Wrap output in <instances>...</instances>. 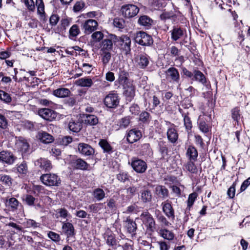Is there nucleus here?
Returning a JSON list of instances; mask_svg holds the SVG:
<instances>
[{
  "label": "nucleus",
  "instance_id": "2",
  "mask_svg": "<svg viewBox=\"0 0 250 250\" xmlns=\"http://www.w3.org/2000/svg\"><path fill=\"white\" fill-rule=\"evenodd\" d=\"M40 179L42 183L47 186H58L61 181L60 178L54 173L42 174Z\"/></svg>",
  "mask_w": 250,
  "mask_h": 250
},
{
  "label": "nucleus",
  "instance_id": "55",
  "mask_svg": "<svg viewBox=\"0 0 250 250\" xmlns=\"http://www.w3.org/2000/svg\"><path fill=\"white\" fill-rule=\"evenodd\" d=\"M48 237L55 242H59L61 240V237L59 234L50 231L47 233Z\"/></svg>",
  "mask_w": 250,
  "mask_h": 250
},
{
  "label": "nucleus",
  "instance_id": "11",
  "mask_svg": "<svg viewBox=\"0 0 250 250\" xmlns=\"http://www.w3.org/2000/svg\"><path fill=\"white\" fill-rule=\"evenodd\" d=\"M131 166L136 172L140 173L145 172L147 168L146 163L144 161L138 159L132 160Z\"/></svg>",
  "mask_w": 250,
  "mask_h": 250
},
{
  "label": "nucleus",
  "instance_id": "29",
  "mask_svg": "<svg viewBox=\"0 0 250 250\" xmlns=\"http://www.w3.org/2000/svg\"><path fill=\"white\" fill-rule=\"evenodd\" d=\"M140 198L143 203L150 202L152 199V193L148 189H145L140 191Z\"/></svg>",
  "mask_w": 250,
  "mask_h": 250
},
{
  "label": "nucleus",
  "instance_id": "7",
  "mask_svg": "<svg viewBox=\"0 0 250 250\" xmlns=\"http://www.w3.org/2000/svg\"><path fill=\"white\" fill-rule=\"evenodd\" d=\"M118 43L120 49L126 54L130 52L131 40L129 37L126 35L121 36L118 41Z\"/></svg>",
  "mask_w": 250,
  "mask_h": 250
},
{
  "label": "nucleus",
  "instance_id": "38",
  "mask_svg": "<svg viewBox=\"0 0 250 250\" xmlns=\"http://www.w3.org/2000/svg\"><path fill=\"white\" fill-rule=\"evenodd\" d=\"M159 151L161 155V159L167 160L169 157V151L167 146L164 144H159Z\"/></svg>",
  "mask_w": 250,
  "mask_h": 250
},
{
  "label": "nucleus",
  "instance_id": "59",
  "mask_svg": "<svg viewBox=\"0 0 250 250\" xmlns=\"http://www.w3.org/2000/svg\"><path fill=\"white\" fill-rule=\"evenodd\" d=\"M130 124V119L126 117L122 118L120 121V126L121 128H125L127 127Z\"/></svg>",
  "mask_w": 250,
  "mask_h": 250
},
{
  "label": "nucleus",
  "instance_id": "21",
  "mask_svg": "<svg viewBox=\"0 0 250 250\" xmlns=\"http://www.w3.org/2000/svg\"><path fill=\"white\" fill-rule=\"evenodd\" d=\"M162 209L165 215L169 219L175 217L174 211L171 204L167 201L162 203Z\"/></svg>",
  "mask_w": 250,
  "mask_h": 250
},
{
  "label": "nucleus",
  "instance_id": "26",
  "mask_svg": "<svg viewBox=\"0 0 250 250\" xmlns=\"http://www.w3.org/2000/svg\"><path fill=\"white\" fill-rule=\"evenodd\" d=\"M70 93V91L66 88H59L53 91V94L55 96L62 98L68 97Z\"/></svg>",
  "mask_w": 250,
  "mask_h": 250
},
{
  "label": "nucleus",
  "instance_id": "47",
  "mask_svg": "<svg viewBox=\"0 0 250 250\" xmlns=\"http://www.w3.org/2000/svg\"><path fill=\"white\" fill-rule=\"evenodd\" d=\"M99 144L104 152H110L112 151V147L107 140L102 139Z\"/></svg>",
  "mask_w": 250,
  "mask_h": 250
},
{
  "label": "nucleus",
  "instance_id": "54",
  "mask_svg": "<svg viewBox=\"0 0 250 250\" xmlns=\"http://www.w3.org/2000/svg\"><path fill=\"white\" fill-rule=\"evenodd\" d=\"M197 197V194L195 192H193L189 194L187 202V205L188 207L189 208V209L193 205Z\"/></svg>",
  "mask_w": 250,
  "mask_h": 250
},
{
  "label": "nucleus",
  "instance_id": "39",
  "mask_svg": "<svg viewBox=\"0 0 250 250\" xmlns=\"http://www.w3.org/2000/svg\"><path fill=\"white\" fill-rule=\"evenodd\" d=\"M125 227L126 228L127 231L130 233H134L137 229L135 222L128 218L125 221Z\"/></svg>",
  "mask_w": 250,
  "mask_h": 250
},
{
  "label": "nucleus",
  "instance_id": "45",
  "mask_svg": "<svg viewBox=\"0 0 250 250\" xmlns=\"http://www.w3.org/2000/svg\"><path fill=\"white\" fill-rule=\"evenodd\" d=\"M0 182L5 186L10 187L12 184L13 179L9 175L0 174Z\"/></svg>",
  "mask_w": 250,
  "mask_h": 250
},
{
  "label": "nucleus",
  "instance_id": "36",
  "mask_svg": "<svg viewBox=\"0 0 250 250\" xmlns=\"http://www.w3.org/2000/svg\"><path fill=\"white\" fill-rule=\"evenodd\" d=\"M193 76L194 80L198 81L204 85H206L207 82L206 79L202 72L198 70H194L193 71Z\"/></svg>",
  "mask_w": 250,
  "mask_h": 250
},
{
  "label": "nucleus",
  "instance_id": "14",
  "mask_svg": "<svg viewBox=\"0 0 250 250\" xmlns=\"http://www.w3.org/2000/svg\"><path fill=\"white\" fill-rule=\"evenodd\" d=\"M142 132L140 130L136 129L130 130L127 135L126 139L128 143L132 144L137 142L142 137Z\"/></svg>",
  "mask_w": 250,
  "mask_h": 250
},
{
  "label": "nucleus",
  "instance_id": "25",
  "mask_svg": "<svg viewBox=\"0 0 250 250\" xmlns=\"http://www.w3.org/2000/svg\"><path fill=\"white\" fill-rule=\"evenodd\" d=\"M35 164L37 166H39L41 168L44 170H49L51 168V164L50 162L45 158H40L37 160Z\"/></svg>",
  "mask_w": 250,
  "mask_h": 250
},
{
  "label": "nucleus",
  "instance_id": "41",
  "mask_svg": "<svg viewBox=\"0 0 250 250\" xmlns=\"http://www.w3.org/2000/svg\"><path fill=\"white\" fill-rule=\"evenodd\" d=\"M240 111V110L238 107L233 108L231 111V118L233 121L237 123V125H239V120L242 117Z\"/></svg>",
  "mask_w": 250,
  "mask_h": 250
},
{
  "label": "nucleus",
  "instance_id": "58",
  "mask_svg": "<svg viewBox=\"0 0 250 250\" xmlns=\"http://www.w3.org/2000/svg\"><path fill=\"white\" fill-rule=\"evenodd\" d=\"M103 56L102 58L103 62L104 65L107 64L111 59V53L110 51L102 52Z\"/></svg>",
  "mask_w": 250,
  "mask_h": 250
},
{
  "label": "nucleus",
  "instance_id": "28",
  "mask_svg": "<svg viewBox=\"0 0 250 250\" xmlns=\"http://www.w3.org/2000/svg\"><path fill=\"white\" fill-rule=\"evenodd\" d=\"M32 190L34 194L37 196H42L43 195H49L51 192L45 189L41 185H33Z\"/></svg>",
  "mask_w": 250,
  "mask_h": 250
},
{
  "label": "nucleus",
  "instance_id": "30",
  "mask_svg": "<svg viewBox=\"0 0 250 250\" xmlns=\"http://www.w3.org/2000/svg\"><path fill=\"white\" fill-rule=\"evenodd\" d=\"M38 136L40 141L44 144H49L53 141L52 136L45 132H40Z\"/></svg>",
  "mask_w": 250,
  "mask_h": 250
},
{
  "label": "nucleus",
  "instance_id": "33",
  "mask_svg": "<svg viewBox=\"0 0 250 250\" xmlns=\"http://www.w3.org/2000/svg\"><path fill=\"white\" fill-rule=\"evenodd\" d=\"M76 83L77 85L82 87H90L93 84V81L91 79L88 78H82L78 79Z\"/></svg>",
  "mask_w": 250,
  "mask_h": 250
},
{
  "label": "nucleus",
  "instance_id": "46",
  "mask_svg": "<svg viewBox=\"0 0 250 250\" xmlns=\"http://www.w3.org/2000/svg\"><path fill=\"white\" fill-rule=\"evenodd\" d=\"M93 195L97 201H101L105 197L104 191L101 188H97L93 191Z\"/></svg>",
  "mask_w": 250,
  "mask_h": 250
},
{
  "label": "nucleus",
  "instance_id": "43",
  "mask_svg": "<svg viewBox=\"0 0 250 250\" xmlns=\"http://www.w3.org/2000/svg\"><path fill=\"white\" fill-rule=\"evenodd\" d=\"M119 83L123 86L126 83H129L127 78V73L124 70L120 69L119 72Z\"/></svg>",
  "mask_w": 250,
  "mask_h": 250
},
{
  "label": "nucleus",
  "instance_id": "4",
  "mask_svg": "<svg viewBox=\"0 0 250 250\" xmlns=\"http://www.w3.org/2000/svg\"><path fill=\"white\" fill-rule=\"evenodd\" d=\"M121 11L124 17L131 18L137 15L139 12V8L135 5L128 4L123 5Z\"/></svg>",
  "mask_w": 250,
  "mask_h": 250
},
{
  "label": "nucleus",
  "instance_id": "27",
  "mask_svg": "<svg viewBox=\"0 0 250 250\" xmlns=\"http://www.w3.org/2000/svg\"><path fill=\"white\" fill-rule=\"evenodd\" d=\"M104 238L108 246H114L116 245L117 243L115 235L111 231H107L104 234Z\"/></svg>",
  "mask_w": 250,
  "mask_h": 250
},
{
  "label": "nucleus",
  "instance_id": "35",
  "mask_svg": "<svg viewBox=\"0 0 250 250\" xmlns=\"http://www.w3.org/2000/svg\"><path fill=\"white\" fill-rule=\"evenodd\" d=\"M68 126L69 130L73 132H78L82 128V124L73 120L69 121Z\"/></svg>",
  "mask_w": 250,
  "mask_h": 250
},
{
  "label": "nucleus",
  "instance_id": "13",
  "mask_svg": "<svg viewBox=\"0 0 250 250\" xmlns=\"http://www.w3.org/2000/svg\"><path fill=\"white\" fill-rule=\"evenodd\" d=\"M62 229L63 233L66 235L67 241H68L69 238L74 237L75 235V230L72 224L69 222H63L62 223Z\"/></svg>",
  "mask_w": 250,
  "mask_h": 250
},
{
  "label": "nucleus",
  "instance_id": "40",
  "mask_svg": "<svg viewBox=\"0 0 250 250\" xmlns=\"http://www.w3.org/2000/svg\"><path fill=\"white\" fill-rule=\"evenodd\" d=\"M156 193L163 198L168 196V191L167 188L163 186H157L155 188Z\"/></svg>",
  "mask_w": 250,
  "mask_h": 250
},
{
  "label": "nucleus",
  "instance_id": "60",
  "mask_svg": "<svg viewBox=\"0 0 250 250\" xmlns=\"http://www.w3.org/2000/svg\"><path fill=\"white\" fill-rule=\"evenodd\" d=\"M113 25L117 28L122 29L124 28V20L123 19L115 18L113 21Z\"/></svg>",
  "mask_w": 250,
  "mask_h": 250
},
{
  "label": "nucleus",
  "instance_id": "9",
  "mask_svg": "<svg viewBox=\"0 0 250 250\" xmlns=\"http://www.w3.org/2000/svg\"><path fill=\"white\" fill-rule=\"evenodd\" d=\"M4 202L7 209L12 212L16 211L20 207H22L21 204L14 197L6 198Z\"/></svg>",
  "mask_w": 250,
  "mask_h": 250
},
{
  "label": "nucleus",
  "instance_id": "32",
  "mask_svg": "<svg viewBox=\"0 0 250 250\" xmlns=\"http://www.w3.org/2000/svg\"><path fill=\"white\" fill-rule=\"evenodd\" d=\"M186 154L189 160L195 161L198 156L197 150L194 146H190L187 149Z\"/></svg>",
  "mask_w": 250,
  "mask_h": 250
},
{
  "label": "nucleus",
  "instance_id": "15",
  "mask_svg": "<svg viewBox=\"0 0 250 250\" xmlns=\"http://www.w3.org/2000/svg\"><path fill=\"white\" fill-rule=\"evenodd\" d=\"M98 26L97 22L94 20H86L83 24V28L85 34H90L96 30Z\"/></svg>",
  "mask_w": 250,
  "mask_h": 250
},
{
  "label": "nucleus",
  "instance_id": "57",
  "mask_svg": "<svg viewBox=\"0 0 250 250\" xmlns=\"http://www.w3.org/2000/svg\"><path fill=\"white\" fill-rule=\"evenodd\" d=\"M91 37L93 42H98L103 39L104 35L103 33L100 31H96L92 34Z\"/></svg>",
  "mask_w": 250,
  "mask_h": 250
},
{
  "label": "nucleus",
  "instance_id": "12",
  "mask_svg": "<svg viewBox=\"0 0 250 250\" xmlns=\"http://www.w3.org/2000/svg\"><path fill=\"white\" fill-rule=\"evenodd\" d=\"M39 115L46 120L51 121L56 118L57 113L51 109L48 108H42L38 111Z\"/></svg>",
  "mask_w": 250,
  "mask_h": 250
},
{
  "label": "nucleus",
  "instance_id": "51",
  "mask_svg": "<svg viewBox=\"0 0 250 250\" xmlns=\"http://www.w3.org/2000/svg\"><path fill=\"white\" fill-rule=\"evenodd\" d=\"M23 225L26 228H33L35 229L39 227V223L36 222L32 219H25L23 222Z\"/></svg>",
  "mask_w": 250,
  "mask_h": 250
},
{
  "label": "nucleus",
  "instance_id": "50",
  "mask_svg": "<svg viewBox=\"0 0 250 250\" xmlns=\"http://www.w3.org/2000/svg\"><path fill=\"white\" fill-rule=\"evenodd\" d=\"M0 100L6 104L10 103L12 101L10 95L3 90H0Z\"/></svg>",
  "mask_w": 250,
  "mask_h": 250
},
{
  "label": "nucleus",
  "instance_id": "52",
  "mask_svg": "<svg viewBox=\"0 0 250 250\" xmlns=\"http://www.w3.org/2000/svg\"><path fill=\"white\" fill-rule=\"evenodd\" d=\"M23 201L28 206H34L36 198L33 196L28 194L24 196V198H23Z\"/></svg>",
  "mask_w": 250,
  "mask_h": 250
},
{
  "label": "nucleus",
  "instance_id": "37",
  "mask_svg": "<svg viewBox=\"0 0 250 250\" xmlns=\"http://www.w3.org/2000/svg\"><path fill=\"white\" fill-rule=\"evenodd\" d=\"M138 22L140 25L149 27L152 24V20L148 16L143 15L140 17Z\"/></svg>",
  "mask_w": 250,
  "mask_h": 250
},
{
  "label": "nucleus",
  "instance_id": "5",
  "mask_svg": "<svg viewBox=\"0 0 250 250\" xmlns=\"http://www.w3.org/2000/svg\"><path fill=\"white\" fill-rule=\"evenodd\" d=\"M140 219L147 227L148 230L153 231L155 227V222L152 215L148 212H143L140 215Z\"/></svg>",
  "mask_w": 250,
  "mask_h": 250
},
{
  "label": "nucleus",
  "instance_id": "62",
  "mask_svg": "<svg viewBox=\"0 0 250 250\" xmlns=\"http://www.w3.org/2000/svg\"><path fill=\"white\" fill-rule=\"evenodd\" d=\"M24 4L29 11L35 10V4L33 0H24Z\"/></svg>",
  "mask_w": 250,
  "mask_h": 250
},
{
  "label": "nucleus",
  "instance_id": "17",
  "mask_svg": "<svg viewBox=\"0 0 250 250\" xmlns=\"http://www.w3.org/2000/svg\"><path fill=\"white\" fill-rule=\"evenodd\" d=\"M0 160L6 164L11 165L14 163L15 158L11 152L2 151L0 152Z\"/></svg>",
  "mask_w": 250,
  "mask_h": 250
},
{
  "label": "nucleus",
  "instance_id": "63",
  "mask_svg": "<svg viewBox=\"0 0 250 250\" xmlns=\"http://www.w3.org/2000/svg\"><path fill=\"white\" fill-rule=\"evenodd\" d=\"M59 17L56 14H53L50 18L49 22L51 26H55L59 21Z\"/></svg>",
  "mask_w": 250,
  "mask_h": 250
},
{
  "label": "nucleus",
  "instance_id": "64",
  "mask_svg": "<svg viewBox=\"0 0 250 250\" xmlns=\"http://www.w3.org/2000/svg\"><path fill=\"white\" fill-rule=\"evenodd\" d=\"M117 178L121 182H125L128 180V176L126 172H122L117 175Z\"/></svg>",
  "mask_w": 250,
  "mask_h": 250
},
{
  "label": "nucleus",
  "instance_id": "48",
  "mask_svg": "<svg viewBox=\"0 0 250 250\" xmlns=\"http://www.w3.org/2000/svg\"><path fill=\"white\" fill-rule=\"evenodd\" d=\"M69 38L73 39L77 36L80 33L78 26L77 24H74L69 29Z\"/></svg>",
  "mask_w": 250,
  "mask_h": 250
},
{
  "label": "nucleus",
  "instance_id": "61",
  "mask_svg": "<svg viewBox=\"0 0 250 250\" xmlns=\"http://www.w3.org/2000/svg\"><path fill=\"white\" fill-rule=\"evenodd\" d=\"M72 141V138L70 136H64L62 137L60 142V143L61 145L63 146H67L68 144H69L70 143H71Z\"/></svg>",
  "mask_w": 250,
  "mask_h": 250
},
{
  "label": "nucleus",
  "instance_id": "20",
  "mask_svg": "<svg viewBox=\"0 0 250 250\" xmlns=\"http://www.w3.org/2000/svg\"><path fill=\"white\" fill-rule=\"evenodd\" d=\"M78 149L81 154L85 156L91 155L94 152V149L91 146L84 143H80Z\"/></svg>",
  "mask_w": 250,
  "mask_h": 250
},
{
  "label": "nucleus",
  "instance_id": "10",
  "mask_svg": "<svg viewBox=\"0 0 250 250\" xmlns=\"http://www.w3.org/2000/svg\"><path fill=\"white\" fill-rule=\"evenodd\" d=\"M167 78L170 82L179 83L180 76L178 70L174 67H169L166 72Z\"/></svg>",
  "mask_w": 250,
  "mask_h": 250
},
{
  "label": "nucleus",
  "instance_id": "6",
  "mask_svg": "<svg viewBox=\"0 0 250 250\" xmlns=\"http://www.w3.org/2000/svg\"><path fill=\"white\" fill-rule=\"evenodd\" d=\"M165 124L167 127V137L168 141L171 143H175L178 138V134L175 125L168 121H165Z\"/></svg>",
  "mask_w": 250,
  "mask_h": 250
},
{
  "label": "nucleus",
  "instance_id": "1",
  "mask_svg": "<svg viewBox=\"0 0 250 250\" xmlns=\"http://www.w3.org/2000/svg\"><path fill=\"white\" fill-rule=\"evenodd\" d=\"M120 97L117 93L114 91L110 92L104 98V105L109 108H115L119 104Z\"/></svg>",
  "mask_w": 250,
  "mask_h": 250
},
{
  "label": "nucleus",
  "instance_id": "22",
  "mask_svg": "<svg viewBox=\"0 0 250 250\" xmlns=\"http://www.w3.org/2000/svg\"><path fill=\"white\" fill-rule=\"evenodd\" d=\"M36 5L37 7V13L40 16V20L43 22H46L47 19L44 12V5L43 0H36Z\"/></svg>",
  "mask_w": 250,
  "mask_h": 250
},
{
  "label": "nucleus",
  "instance_id": "49",
  "mask_svg": "<svg viewBox=\"0 0 250 250\" xmlns=\"http://www.w3.org/2000/svg\"><path fill=\"white\" fill-rule=\"evenodd\" d=\"M75 164V167L77 169L84 170L88 168V164L81 159H78L76 160Z\"/></svg>",
  "mask_w": 250,
  "mask_h": 250
},
{
  "label": "nucleus",
  "instance_id": "34",
  "mask_svg": "<svg viewBox=\"0 0 250 250\" xmlns=\"http://www.w3.org/2000/svg\"><path fill=\"white\" fill-rule=\"evenodd\" d=\"M84 121L85 124L90 125H95L99 122L97 117L92 114H85Z\"/></svg>",
  "mask_w": 250,
  "mask_h": 250
},
{
  "label": "nucleus",
  "instance_id": "24",
  "mask_svg": "<svg viewBox=\"0 0 250 250\" xmlns=\"http://www.w3.org/2000/svg\"><path fill=\"white\" fill-rule=\"evenodd\" d=\"M205 120H206V119L204 114L199 116L198 122L199 128L203 133H207L209 130V127L205 122Z\"/></svg>",
  "mask_w": 250,
  "mask_h": 250
},
{
  "label": "nucleus",
  "instance_id": "23",
  "mask_svg": "<svg viewBox=\"0 0 250 250\" xmlns=\"http://www.w3.org/2000/svg\"><path fill=\"white\" fill-rule=\"evenodd\" d=\"M158 233L164 239L169 241L173 240L175 237V234L173 231L166 228H161L159 230Z\"/></svg>",
  "mask_w": 250,
  "mask_h": 250
},
{
  "label": "nucleus",
  "instance_id": "53",
  "mask_svg": "<svg viewBox=\"0 0 250 250\" xmlns=\"http://www.w3.org/2000/svg\"><path fill=\"white\" fill-rule=\"evenodd\" d=\"M183 117H184V125L186 129L188 131L190 130L192 127L190 118L186 114H183Z\"/></svg>",
  "mask_w": 250,
  "mask_h": 250
},
{
  "label": "nucleus",
  "instance_id": "19",
  "mask_svg": "<svg viewBox=\"0 0 250 250\" xmlns=\"http://www.w3.org/2000/svg\"><path fill=\"white\" fill-rule=\"evenodd\" d=\"M16 146L17 148L23 153L27 152L29 147V145L27 140L22 137L18 138Z\"/></svg>",
  "mask_w": 250,
  "mask_h": 250
},
{
  "label": "nucleus",
  "instance_id": "18",
  "mask_svg": "<svg viewBox=\"0 0 250 250\" xmlns=\"http://www.w3.org/2000/svg\"><path fill=\"white\" fill-rule=\"evenodd\" d=\"M170 32L171 33V38L174 41L180 40L186 33L185 30L178 26H174Z\"/></svg>",
  "mask_w": 250,
  "mask_h": 250
},
{
  "label": "nucleus",
  "instance_id": "42",
  "mask_svg": "<svg viewBox=\"0 0 250 250\" xmlns=\"http://www.w3.org/2000/svg\"><path fill=\"white\" fill-rule=\"evenodd\" d=\"M155 216L158 221L165 226H169L171 225V223L167 220L166 218L161 213L159 210H156Z\"/></svg>",
  "mask_w": 250,
  "mask_h": 250
},
{
  "label": "nucleus",
  "instance_id": "56",
  "mask_svg": "<svg viewBox=\"0 0 250 250\" xmlns=\"http://www.w3.org/2000/svg\"><path fill=\"white\" fill-rule=\"evenodd\" d=\"M186 168L190 172L194 173L197 171V168L195 165L192 161H189L186 165Z\"/></svg>",
  "mask_w": 250,
  "mask_h": 250
},
{
  "label": "nucleus",
  "instance_id": "44",
  "mask_svg": "<svg viewBox=\"0 0 250 250\" xmlns=\"http://www.w3.org/2000/svg\"><path fill=\"white\" fill-rule=\"evenodd\" d=\"M18 173L22 176L26 175L28 172V167L26 164L24 162L17 165L16 167Z\"/></svg>",
  "mask_w": 250,
  "mask_h": 250
},
{
  "label": "nucleus",
  "instance_id": "16",
  "mask_svg": "<svg viewBox=\"0 0 250 250\" xmlns=\"http://www.w3.org/2000/svg\"><path fill=\"white\" fill-rule=\"evenodd\" d=\"M125 89L124 94L127 100L131 101L135 94V87L131 83H126L124 86Z\"/></svg>",
  "mask_w": 250,
  "mask_h": 250
},
{
  "label": "nucleus",
  "instance_id": "31",
  "mask_svg": "<svg viewBox=\"0 0 250 250\" xmlns=\"http://www.w3.org/2000/svg\"><path fill=\"white\" fill-rule=\"evenodd\" d=\"M100 48L102 52L111 51L113 48L112 41L110 39L104 40L102 42Z\"/></svg>",
  "mask_w": 250,
  "mask_h": 250
},
{
  "label": "nucleus",
  "instance_id": "8",
  "mask_svg": "<svg viewBox=\"0 0 250 250\" xmlns=\"http://www.w3.org/2000/svg\"><path fill=\"white\" fill-rule=\"evenodd\" d=\"M150 57L145 53L141 54L135 58L137 67L140 69L146 68L149 64Z\"/></svg>",
  "mask_w": 250,
  "mask_h": 250
},
{
  "label": "nucleus",
  "instance_id": "3",
  "mask_svg": "<svg viewBox=\"0 0 250 250\" xmlns=\"http://www.w3.org/2000/svg\"><path fill=\"white\" fill-rule=\"evenodd\" d=\"M135 42L142 46H149L153 43L151 36L144 31L136 33L134 37Z\"/></svg>",
  "mask_w": 250,
  "mask_h": 250
}]
</instances>
